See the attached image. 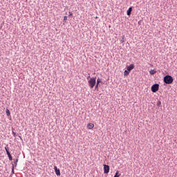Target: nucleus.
<instances>
[{
    "mask_svg": "<svg viewBox=\"0 0 177 177\" xmlns=\"http://www.w3.org/2000/svg\"><path fill=\"white\" fill-rule=\"evenodd\" d=\"M158 89H160V84H153L151 87V91L153 93H156V92H158Z\"/></svg>",
    "mask_w": 177,
    "mask_h": 177,
    "instance_id": "7ed1b4c3",
    "label": "nucleus"
},
{
    "mask_svg": "<svg viewBox=\"0 0 177 177\" xmlns=\"http://www.w3.org/2000/svg\"><path fill=\"white\" fill-rule=\"evenodd\" d=\"M119 174V171H117L115 172V174L114 177H119V176H121V174Z\"/></svg>",
    "mask_w": 177,
    "mask_h": 177,
    "instance_id": "dca6fc26",
    "label": "nucleus"
},
{
    "mask_svg": "<svg viewBox=\"0 0 177 177\" xmlns=\"http://www.w3.org/2000/svg\"><path fill=\"white\" fill-rule=\"evenodd\" d=\"M163 82L165 84H167V85H171L174 82V77L169 75H167L164 77Z\"/></svg>",
    "mask_w": 177,
    "mask_h": 177,
    "instance_id": "f257e3e1",
    "label": "nucleus"
},
{
    "mask_svg": "<svg viewBox=\"0 0 177 177\" xmlns=\"http://www.w3.org/2000/svg\"><path fill=\"white\" fill-rule=\"evenodd\" d=\"M102 82V80H100V78L97 79V84H100Z\"/></svg>",
    "mask_w": 177,
    "mask_h": 177,
    "instance_id": "a211bd4d",
    "label": "nucleus"
},
{
    "mask_svg": "<svg viewBox=\"0 0 177 177\" xmlns=\"http://www.w3.org/2000/svg\"><path fill=\"white\" fill-rule=\"evenodd\" d=\"M17 162H19V159H15L14 161V167H17Z\"/></svg>",
    "mask_w": 177,
    "mask_h": 177,
    "instance_id": "ddd939ff",
    "label": "nucleus"
},
{
    "mask_svg": "<svg viewBox=\"0 0 177 177\" xmlns=\"http://www.w3.org/2000/svg\"><path fill=\"white\" fill-rule=\"evenodd\" d=\"M156 73H157V71L153 69V70H151L149 71V74H151V75H154V74H156Z\"/></svg>",
    "mask_w": 177,
    "mask_h": 177,
    "instance_id": "1a4fd4ad",
    "label": "nucleus"
},
{
    "mask_svg": "<svg viewBox=\"0 0 177 177\" xmlns=\"http://www.w3.org/2000/svg\"><path fill=\"white\" fill-rule=\"evenodd\" d=\"M68 19V17L67 16L64 17V20H63L64 23H67Z\"/></svg>",
    "mask_w": 177,
    "mask_h": 177,
    "instance_id": "4468645a",
    "label": "nucleus"
},
{
    "mask_svg": "<svg viewBox=\"0 0 177 177\" xmlns=\"http://www.w3.org/2000/svg\"><path fill=\"white\" fill-rule=\"evenodd\" d=\"M19 138L22 140L23 138H21V136H19Z\"/></svg>",
    "mask_w": 177,
    "mask_h": 177,
    "instance_id": "b1692460",
    "label": "nucleus"
},
{
    "mask_svg": "<svg viewBox=\"0 0 177 177\" xmlns=\"http://www.w3.org/2000/svg\"><path fill=\"white\" fill-rule=\"evenodd\" d=\"M54 170L57 176H60V169H59L57 166L54 167Z\"/></svg>",
    "mask_w": 177,
    "mask_h": 177,
    "instance_id": "39448f33",
    "label": "nucleus"
},
{
    "mask_svg": "<svg viewBox=\"0 0 177 177\" xmlns=\"http://www.w3.org/2000/svg\"><path fill=\"white\" fill-rule=\"evenodd\" d=\"M12 174H15V165L12 164Z\"/></svg>",
    "mask_w": 177,
    "mask_h": 177,
    "instance_id": "aec40b11",
    "label": "nucleus"
},
{
    "mask_svg": "<svg viewBox=\"0 0 177 177\" xmlns=\"http://www.w3.org/2000/svg\"><path fill=\"white\" fill-rule=\"evenodd\" d=\"M125 35H123L122 37V39H120V42L122 43V44H124V42H125Z\"/></svg>",
    "mask_w": 177,
    "mask_h": 177,
    "instance_id": "f8f14e48",
    "label": "nucleus"
},
{
    "mask_svg": "<svg viewBox=\"0 0 177 177\" xmlns=\"http://www.w3.org/2000/svg\"><path fill=\"white\" fill-rule=\"evenodd\" d=\"M93 127H95V124H93V123H89L88 125H87V128L88 129H92L93 128Z\"/></svg>",
    "mask_w": 177,
    "mask_h": 177,
    "instance_id": "6e6552de",
    "label": "nucleus"
},
{
    "mask_svg": "<svg viewBox=\"0 0 177 177\" xmlns=\"http://www.w3.org/2000/svg\"><path fill=\"white\" fill-rule=\"evenodd\" d=\"M131 13H132V7H130L127 11V16H131Z\"/></svg>",
    "mask_w": 177,
    "mask_h": 177,
    "instance_id": "0eeeda50",
    "label": "nucleus"
},
{
    "mask_svg": "<svg viewBox=\"0 0 177 177\" xmlns=\"http://www.w3.org/2000/svg\"><path fill=\"white\" fill-rule=\"evenodd\" d=\"M98 88H99V84H97V83H96V85L95 86V89L97 91Z\"/></svg>",
    "mask_w": 177,
    "mask_h": 177,
    "instance_id": "412c9836",
    "label": "nucleus"
},
{
    "mask_svg": "<svg viewBox=\"0 0 177 177\" xmlns=\"http://www.w3.org/2000/svg\"><path fill=\"white\" fill-rule=\"evenodd\" d=\"M89 78H91V76H88V77H87V80H89Z\"/></svg>",
    "mask_w": 177,
    "mask_h": 177,
    "instance_id": "393cba45",
    "label": "nucleus"
},
{
    "mask_svg": "<svg viewBox=\"0 0 177 177\" xmlns=\"http://www.w3.org/2000/svg\"><path fill=\"white\" fill-rule=\"evenodd\" d=\"M5 150H6L7 156L10 154V152H9V149H8V147H5Z\"/></svg>",
    "mask_w": 177,
    "mask_h": 177,
    "instance_id": "2eb2a0df",
    "label": "nucleus"
},
{
    "mask_svg": "<svg viewBox=\"0 0 177 177\" xmlns=\"http://www.w3.org/2000/svg\"><path fill=\"white\" fill-rule=\"evenodd\" d=\"M110 172V166L104 165V174H109Z\"/></svg>",
    "mask_w": 177,
    "mask_h": 177,
    "instance_id": "20e7f679",
    "label": "nucleus"
},
{
    "mask_svg": "<svg viewBox=\"0 0 177 177\" xmlns=\"http://www.w3.org/2000/svg\"><path fill=\"white\" fill-rule=\"evenodd\" d=\"M129 71H127V70H125L124 71V77H127V75H129Z\"/></svg>",
    "mask_w": 177,
    "mask_h": 177,
    "instance_id": "9d476101",
    "label": "nucleus"
},
{
    "mask_svg": "<svg viewBox=\"0 0 177 177\" xmlns=\"http://www.w3.org/2000/svg\"><path fill=\"white\" fill-rule=\"evenodd\" d=\"M69 16H73V12H69Z\"/></svg>",
    "mask_w": 177,
    "mask_h": 177,
    "instance_id": "5701e85b",
    "label": "nucleus"
},
{
    "mask_svg": "<svg viewBox=\"0 0 177 177\" xmlns=\"http://www.w3.org/2000/svg\"><path fill=\"white\" fill-rule=\"evenodd\" d=\"M88 82V86L91 88V89H93L95 85H96V77H91Z\"/></svg>",
    "mask_w": 177,
    "mask_h": 177,
    "instance_id": "f03ea898",
    "label": "nucleus"
},
{
    "mask_svg": "<svg viewBox=\"0 0 177 177\" xmlns=\"http://www.w3.org/2000/svg\"><path fill=\"white\" fill-rule=\"evenodd\" d=\"M8 156L10 161H12V160H13V158L12 157V155L10 153L8 154Z\"/></svg>",
    "mask_w": 177,
    "mask_h": 177,
    "instance_id": "f3484780",
    "label": "nucleus"
},
{
    "mask_svg": "<svg viewBox=\"0 0 177 177\" xmlns=\"http://www.w3.org/2000/svg\"><path fill=\"white\" fill-rule=\"evenodd\" d=\"M12 135H13L14 138H16V136H17L16 133L14 131H12Z\"/></svg>",
    "mask_w": 177,
    "mask_h": 177,
    "instance_id": "4be33fe9",
    "label": "nucleus"
},
{
    "mask_svg": "<svg viewBox=\"0 0 177 177\" xmlns=\"http://www.w3.org/2000/svg\"><path fill=\"white\" fill-rule=\"evenodd\" d=\"M6 115L8 116V117H9L10 115V111H9V109H6Z\"/></svg>",
    "mask_w": 177,
    "mask_h": 177,
    "instance_id": "9b49d317",
    "label": "nucleus"
},
{
    "mask_svg": "<svg viewBox=\"0 0 177 177\" xmlns=\"http://www.w3.org/2000/svg\"><path fill=\"white\" fill-rule=\"evenodd\" d=\"M133 68H135V65L133 64H131L129 66H127V70L131 72L132 71V70H133Z\"/></svg>",
    "mask_w": 177,
    "mask_h": 177,
    "instance_id": "423d86ee",
    "label": "nucleus"
},
{
    "mask_svg": "<svg viewBox=\"0 0 177 177\" xmlns=\"http://www.w3.org/2000/svg\"><path fill=\"white\" fill-rule=\"evenodd\" d=\"M157 106H158V107H160V106H161V101H158V102H157Z\"/></svg>",
    "mask_w": 177,
    "mask_h": 177,
    "instance_id": "6ab92c4d",
    "label": "nucleus"
}]
</instances>
